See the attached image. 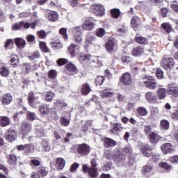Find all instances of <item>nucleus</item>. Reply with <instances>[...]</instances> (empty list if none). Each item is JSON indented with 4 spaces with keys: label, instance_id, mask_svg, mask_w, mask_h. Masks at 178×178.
<instances>
[{
    "label": "nucleus",
    "instance_id": "obj_58",
    "mask_svg": "<svg viewBox=\"0 0 178 178\" xmlns=\"http://www.w3.org/2000/svg\"><path fill=\"white\" fill-rule=\"evenodd\" d=\"M56 105L62 108V109H66L67 108V104L65 103L63 100H57L56 102Z\"/></svg>",
    "mask_w": 178,
    "mask_h": 178
},
{
    "label": "nucleus",
    "instance_id": "obj_3",
    "mask_svg": "<svg viewBox=\"0 0 178 178\" xmlns=\"http://www.w3.org/2000/svg\"><path fill=\"white\" fill-rule=\"evenodd\" d=\"M113 158L118 166H126L127 161H126V155L123 154V152L117 151Z\"/></svg>",
    "mask_w": 178,
    "mask_h": 178
},
{
    "label": "nucleus",
    "instance_id": "obj_16",
    "mask_svg": "<svg viewBox=\"0 0 178 178\" xmlns=\"http://www.w3.org/2000/svg\"><path fill=\"white\" fill-rule=\"evenodd\" d=\"M103 144L105 148H109V147H115L118 143L111 138H105L103 140Z\"/></svg>",
    "mask_w": 178,
    "mask_h": 178
},
{
    "label": "nucleus",
    "instance_id": "obj_13",
    "mask_svg": "<svg viewBox=\"0 0 178 178\" xmlns=\"http://www.w3.org/2000/svg\"><path fill=\"white\" fill-rule=\"evenodd\" d=\"M161 149L164 155H166V154H172V152H175V149H173V146H172V144L169 143H164L161 147Z\"/></svg>",
    "mask_w": 178,
    "mask_h": 178
},
{
    "label": "nucleus",
    "instance_id": "obj_9",
    "mask_svg": "<svg viewBox=\"0 0 178 178\" xmlns=\"http://www.w3.org/2000/svg\"><path fill=\"white\" fill-rule=\"evenodd\" d=\"M175 65V61L170 57H164L162 60V66L168 70V69H172Z\"/></svg>",
    "mask_w": 178,
    "mask_h": 178
},
{
    "label": "nucleus",
    "instance_id": "obj_64",
    "mask_svg": "<svg viewBox=\"0 0 178 178\" xmlns=\"http://www.w3.org/2000/svg\"><path fill=\"white\" fill-rule=\"evenodd\" d=\"M67 62L68 60L66 58H59L57 60V65H58V66H63V65H66Z\"/></svg>",
    "mask_w": 178,
    "mask_h": 178
},
{
    "label": "nucleus",
    "instance_id": "obj_39",
    "mask_svg": "<svg viewBox=\"0 0 178 178\" xmlns=\"http://www.w3.org/2000/svg\"><path fill=\"white\" fill-rule=\"evenodd\" d=\"M26 118L29 122H33V120H35L37 119V114L34 112L31 111H27L26 112Z\"/></svg>",
    "mask_w": 178,
    "mask_h": 178
},
{
    "label": "nucleus",
    "instance_id": "obj_49",
    "mask_svg": "<svg viewBox=\"0 0 178 178\" xmlns=\"http://www.w3.org/2000/svg\"><path fill=\"white\" fill-rule=\"evenodd\" d=\"M104 81H105V77L102 76H98L95 79L96 86H102L104 84Z\"/></svg>",
    "mask_w": 178,
    "mask_h": 178
},
{
    "label": "nucleus",
    "instance_id": "obj_53",
    "mask_svg": "<svg viewBox=\"0 0 178 178\" xmlns=\"http://www.w3.org/2000/svg\"><path fill=\"white\" fill-rule=\"evenodd\" d=\"M154 169V165L152 164H147L143 167L142 171L145 173H148Z\"/></svg>",
    "mask_w": 178,
    "mask_h": 178
},
{
    "label": "nucleus",
    "instance_id": "obj_7",
    "mask_svg": "<svg viewBox=\"0 0 178 178\" xmlns=\"http://www.w3.org/2000/svg\"><path fill=\"white\" fill-rule=\"evenodd\" d=\"M93 13L95 16L102 17L105 15V8L102 4H95L92 6Z\"/></svg>",
    "mask_w": 178,
    "mask_h": 178
},
{
    "label": "nucleus",
    "instance_id": "obj_29",
    "mask_svg": "<svg viewBox=\"0 0 178 178\" xmlns=\"http://www.w3.org/2000/svg\"><path fill=\"white\" fill-rule=\"evenodd\" d=\"M35 134L36 137H44V136H45L44 128L41 126H37L35 129Z\"/></svg>",
    "mask_w": 178,
    "mask_h": 178
},
{
    "label": "nucleus",
    "instance_id": "obj_44",
    "mask_svg": "<svg viewBox=\"0 0 178 178\" xmlns=\"http://www.w3.org/2000/svg\"><path fill=\"white\" fill-rule=\"evenodd\" d=\"M29 104L32 108H38V106H41V102H40V99L36 98L35 100H32V102H30Z\"/></svg>",
    "mask_w": 178,
    "mask_h": 178
},
{
    "label": "nucleus",
    "instance_id": "obj_14",
    "mask_svg": "<svg viewBox=\"0 0 178 178\" xmlns=\"http://www.w3.org/2000/svg\"><path fill=\"white\" fill-rule=\"evenodd\" d=\"M7 162L10 166H15L17 163V156L15 154H10L6 156Z\"/></svg>",
    "mask_w": 178,
    "mask_h": 178
},
{
    "label": "nucleus",
    "instance_id": "obj_48",
    "mask_svg": "<svg viewBox=\"0 0 178 178\" xmlns=\"http://www.w3.org/2000/svg\"><path fill=\"white\" fill-rule=\"evenodd\" d=\"M168 94H169V95H172V97H175V98H177V97H178L177 88H170L168 90Z\"/></svg>",
    "mask_w": 178,
    "mask_h": 178
},
{
    "label": "nucleus",
    "instance_id": "obj_2",
    "mask_svg": "<svg viewBox=\"0 0 178 178\" xmlns=\"http://www.w3.org/2000/svg\"><path fill=\"white\" fill-rule=\"evenodd\" d=\"M140 86H143V87H146V88H149V90H155L156 88L157 85L155 79H154V76H145L143 81L139 82Z\"/></svg>",
    "mask_w": 178,
    "mask_h": 178
},
{
    "label": "nucleus",
    "instance_id": "obj_5",
    "mask_svg": "<svg viewBox=\"0 0 178 178\" xmlns=\"http://www.w3.org/2000/svg\"><path fill=\"white\" fill-rule=\"evenodd\" d=\"M33 129V126L31 123L29 122L24 121L21 124V133L23 136H27L29 133H31V130Z\"/></svg>",
    "mask_w": 178,
    "mask_h": 178
},
{
    "label": "nucleus",
    "instance_id": "obj_32",
    "mask_svg": "<svg viewBox=\"0 0 178 178\" xmlns=\"http://www.w3.org/2000/svg\"><path fill=\"white\" fill-rule=\"evenodd\" d=\"M36 173L39 175V176H47L48 175V170H47V168L44 166H40L39 168H37Z\"/></svg>",
    "mask_w": 178,
    "mask_h": 178
},
{
    "label": "nucleus",
    "instance_id": "obj_4",
    "mask_svg": "<svg viewBox=\"0 0 178 178\" xmlns=\"http://www.w3.org/2000/svg\"><path fill=\"white\" fill-rule=\"evenodd\" d=\"M76 151L77 153L81 156H87V155L90 154L91 148L90 147V145L86 143H82L77 145Z\"/></svg>",
    "mask_w": 178,
    "mask_h": 178
},
{
    "label": "nucleus",
    "instance_id": "obj_57",
    "mask_svg": "<svg viewBox=\"0 0 178 178\" xmlns=\"http://www.w3.org/2000/svg\"><path fill=\"white\" fill-rule=\"evenodd\" d=\"M73 40L75 41V42H76V44H81L83 42L81 34H74Z\"/></svg>",
    "mask_w": 178,
    "mask_h": 178
},
{
    "label": "nucleus",
    "instance_id": "obj_26",
    "mask_svg": "<svg viewBox=\"0 0 178 178\" xmlns=\"http://www.w3.org/2000/svg\"><path fill=\"white\" fill-rule=\"evenodd\" d=\"M88 176L92 178L98 177V168L90 167L88 172Z\"/></svg>",
    "mask_w": 178,
    "mask_h": 178
},
{
    "label": "nucleus",
    "instance_id": "obj_63",
    "mask_svg": "<svg viewBox=\"0 0 178 178\" xmlns=\"http://www.w3.org/2000/svg\"><path fill=\"white\" fill-rule=\"evenodd\" d=\"M159 165L161 168H163V169H165V170H170V169H172V165L166 162H161L159 163Z\"/></svg>",
    "mask_w": 178,
    "mask_h": 178
},
{
    "label": "nucleus",
    "instance_id": "obj_46",
    "mask_svg": "<svg viewBox=\"0 0 178 178\" xmlns=\"http://www.w3.org/2000/svg\"><path fill=\"white\" fill-rule=\"evenodd\" d=\"M50 45L51 47V48H53V49H54L55 51H58V49H62L63 48V45H62V43L60 42H51L50 43Z\"/></svg>",
    "mask_w": 178,
    "mask_h": 178
},
{
    "label": "nucleus",
    "instance_id": "obj_54",
    "mask_svg": "<svg viewBox=\"0 0 178 178\" xmlns=\"http://www.w3.org/2000/svg\"><path fill=\"white\" fill-rule=\"evenodd\" d=\"M137 112L140 116H147L148 111H147V109L144 107H139L137 109Z\"/></svg>",
    "mask_w": 178,
    "mask_h": 178
},
{
    "label": "nucleus",
    "instance_id": "obj_30",
    "mask_svg": "<svg viewBox=\"0 0 178 178\" xmlns=\"http://www.w3.org/2000/svg\"><path fill=\"white\" fill-rule=\"evenodd\" d=\"M91 91V88H90V85L88 83H83L81 88V93L83 95H88L90 92Z\"/></svg>",
    "mask_w": 178,
    "mask_h": 178
},
{
    "label": "nucleus",
    "instance_id": "obj_18",
    "mask_svg": "<svg viewBox=\"0 0 178 178\" xmlns=\"http://www.w3.org/2000/svg\"><path fill=\"white\" fill-rule=\"evenodd\" d=\"M68 51L70 52L72 58H74L76 55H77V52H79V46L72 44L68 47Z\"/></svg>",
    "mask_w": 178,
    "mask_h": 178
},
{
    "label": "nucleus",
    "instance_id": "obj_6",
    "mask_svg": "<svg viewBox=\"0 0 178 178\" xmlns=\"http://www.w3.org/2000/svg\"><path fill=\"white\" fill-rule=\"evenodd\" d=\"M5 138L7 141L12 143L15 141L16 138H17V133L15 131V129L10 128L5 134Z\"/></svg>",
    "mask_w": 178,
    "mask_h": 178
},
{
    "label": "nucleus",
    "instance_id": "obj_21",
    "mask_svg": "<svg viewBox=\"0 0 178 178\" xmlns=\"http://www.w3.org/2000/svg\"><path fill=\"white\" fill-rule=\"evenodd\" d=\"M122 130L123 127H122V124L116 122L113 125V128L111 129V134H116V133H119Z\"/></svg>",
    "mask_w": 178,
    "mask_h": 178
},
{
    "label": "nucleus",
    "instance_id": "obj_28",
    "mask_svg": "<svg viewBox=\"0 0 178 178\" xmlns=\"http://www.w3.org/2000/svg\"><path fill=\"white\" fill-rule=\"evenodd\" d=\"M58 13L55 11H51L47 15V18L51 22H56V20H58Z\"/></svg>",
    "mask_w": 178,
    "mask_h": 178
},
{
    "label": "nucleus",
    "instance_id": "obj_50",
    "mask_svg": "<svg viewBox=\"0 0 178 178\" xmlns=\"http://www.w3.org/2000/svg\"><path fill=\"white\" fill-rule=\"evenodd\" d=\"M111 16L115 19H118L120 16V9H113L111 10Z\"/></svg>",
    "mask_w": 178,
    "mask_h": 178
},
{
    "label": "nucleus",
    "instance_id": "obj_17",
    "mask_svg": "<svg viewBox=\"0 0 178 178\" xmlns=\"http://www.w3.org/2000/svg\"><path fill=\"white\" fill-rule=\"evenodd\" d=\"M40 147L42 151H45V152H48L51 149V145L49 144V141L47 139H42V141H40Z\"/></svg>",
    "mask_w": 178,
    "mask_h": 178
},
{
    "label": "nucleus",
    "instance_id": "obj_35",
    "mask_svg": "<svg viewBox=\"0 0 178 178\" xmlns=\"http://www.w3.org/2000/svg\"><path fill=\"white\" fill-rule=\"evenodd\" d=\"M131 24H132L133 27L138 29V27H140V17L137 16L133 17L131 20Z\"/></svg>",
    "mask_w": 178,
    "mask_h": 178
},
{
    "label": "nucleus",
    "instance_id": "obj_47",
    "mask_svg": "<svg viewBox=\"0 0 178 178\" xmlns=\"http://www.w3.org/2000/svg\"><path fill=\"white\" fill-rule=\"evenodd\" d=\"M95 40V37L92 36V33H88L86 36V44H91L92 43V41Z\"/></svg>",
    "mask_w": 178,
    "mask_h": 178
},
{
    "label": "nucleus",
    "instance_id": "obj_38",
    "mask_svg": "<svg viewBox=\"0 0 178 178\" xmlns=\"http://www.w3.org/2000/svg\"><path fill=\"white\" fill-rule=\"evenodd\" d=\"M60 123L62 126L67 127L70 124V117L69 118H65V116L61 117L60 119Z\"/></svg>",
    "mask_w": 178,
    "mask_h": 178
},
{
    "label": "nucleus",
    "instance_id": "obj_56",
    "mask_svg": "<svg viewBox=\"0 0 178 178\" xmlns=\"http://www.w3.org/2000/svg\"><path fill=\"white\" fill-rule=\"evenodd\" d=\"M106 31L103 28H99L96 31V35L102 38L105 35Z\"/></svg>",
    "mask_w": 178,
    "mask_h": 178
},
{
    "label": "nucleus",
    "instance_id": "obj_10",
    "mask_svg": "<svg viewBox=\"0 0 178 178\" xmlns=\"http://www.w3.org/2000/svg\"><path fill=\"white\" fill-rule=\"evenodd\" d=\"M23 29H30V23L22 21L12 26V30H22Z\"/></svg>",
    "mask_w": 178,
    "mask_h": 178
},
{
    "label": "nucleus",
    "instance_id": "obj_34",
    "mask_svg": "<svg viewBox=\"0 0 178 178\" xmlns=\"http://www.w3.org/2000/svg\"><path fill=\"white\" fill-rule=\"evenodd\" d=\"M30 60H37V59H40L41 58V54H40V51H35L32 54H30L28 56Z\"/></svg>",
    "mask_w": 178,
    "mask_h": 178
},
{
    "label": "nucleus",
    "instance_id": "obj_55",
    "mask_svg": "<svg viewBox=\"0 0 178 178\" xmlns=\"http://www.w3.org/2000/svg\"><path fill=\"white\" fill-rule=\"evenodd\" d=\"M39 47L42 52H49V49H48L45 42H40Z\"/></svg>",
    "mask_w": 178,
    "mask_h": 178
},
{
    "label": "nucleus",
    "instance_id": "obj_19",
    "mask_svg": "<svg viewBox=\"0 0 178 178\" xmlns=\"http://www.w3.org/2000/svg\"><path fill=\"white\" fill-rule=\"evenodd\" d=\"M135 40L138 44H140L141 45L148 44V39H147V38L140 36V34H137L136 35Z\"/></svg>",
    "mask_w": 178,
    "mask_h": 178
},
{
    "label": "nucleus",
    "instance_id": "obj_61",
    "mask_svg": "<svg viewBox=\"0 0 178 178\" xmlns=\"http://www.w3.org/2000/svg\"><path fill=\"white\" fill-rule=\"evenodd\" d=\"M49 116H51L53 120H58V119H59V115H58V113H56V111L52 109L51 110L49 114Z\"/></svg>",
    "mask_w": 178,
    "mask_h": 178
},
{
    "label": "nucleus",
    "instance_id": "obj_23",
    "mask_svg": "<svg viewBox=\"0 0 178 178\" xmlns=\"http://www.w3.org/2000/svg\"><path fill=\"white\" fill-rule=\"evenodd\" d=\"M144 54V48L141 47H134L132 50V55L134 56H141Z\"/></svg>",
    "mask_w": 178,
    "mask_h": 178
},
{
    "label": "nucleus",
    "instance_id": "obj_36",
    "mask_svg": "<svg viewBox=\"0 0 178 178\" xmlns=\"http://www.w3.org/2000/svg\"><path fill=\"white\" fill-rule=\"evenodd\" d=\"M39 111L42 115H49L52 109L49 108L48 106H44L40 107Z\"/></svg>",
    "mask_w": 178,
    "mask_h": 178
},
{
    "label": "nucleus",
    "instance_id": "obj_37",
    "mask_svg": "<svg viewBox=\"0 0 178 178\" xmlns=\"http://www.w3.org/2000/svg\"><path fill=\"white\" fill-rule=\"evenodd\" d=\"M102 98H111V97H115V92H109L108 90H103L100 95Z\"/></svg>",
    "mask_w": 178,
    "mask_h": 178
},
{
    "label": "nucleus",
    "instance_id": "obj_25",
    "mask_svg": "<svg viewBox=\"0 0 178 178\" xmlns=\"http://www.w3.org/2000/svg\"><path fill=\"white\" fill-rule=\"evenodd\" d=\"M66 165V161H65L63 158H58L56 160V166L57 169L59 170H61V169H63L65 168V165Z\"/></svg>",
    "mask_w": 178,
    "mask_h": 178
},
{
    "label": "nucleus",
    "instance_id": "obj_60",
    "mask_svg": "<svg viewBox=\"0 0 178 178\" xmlns=\"http://www.w3.org/2000/svg\"><path fill=\"white\" fill-rule=\"evenodd\" d=\"M59 33L63 37L64 40H67V29L66 28L60 29Z\"/></svg>",
    "mask_w": 178,
    "mask_h": 178
},
{
    "label": "nucleus",
    "instance_id": "obj_27",
    "mask_svg": "<svg viewBox=\"0 0 178 178\" xmlns=\"http://www.w3.org/2000/svg\"><path fill=\"white\" fill-rule=\"evenodd\" d=\"M24 154L30 155V154H33L34 152V146L32 144H25V149H24Z\"/></svg>",
    "mask_w": 178,
    "mask_h": 178
},
{
    "label": "nucleus",
    "instance_id": "obj_42",
    "mask_svg": "<svg viewBox=\"0 0 178 178\" xmlns=\"http://www.w3.org/2000/svg\"><path fill=\"white\" fill-rule=\"evenodd\" d=\"M0 76L2 77H8L9 76V69L5 66L0 68Z\"/></svg>",
    "mask_w": 178,
    "mask_h": 178
},
{
    "label": "nucleus",
    "instance_id": "obj_33",
    "mask_svg": "<svg viewBox=\"0 0 178 178\" xmlns=\"http://www.w3.org/2000/svg\"><path fill=\"white\" fill-rule=\"evenodd\" d=\"M83 30H84V27L82 25L81 26L70 29L69 31L72 34L74 35V34H77V33L78 34H81V32L83 31Z\"/></svg>",
    "mask_w": 178,
    "mask_h": 178
},
{
    "label": "nucleus",
    "instance_id": "obj_41",
    "mask_svg": "<svg viewBox=\"0 0 178 178\" xmlns=\"http://www.w3.org/2000/svg\"><path fill=\"white\" fill-rule=\"evenodd\" d=\"M39 97L40 95H38V93H35L34 92H30L28 96L29 104L32 101L37 99V98H39Z\"/></svg>",
    "mask_w": 178,
    "mask_h": 178
},
{
    "label": "nucleus",
    "instance_id": "obj_40",
    "mask_svg": "<svg viewBox=\"0 0 178 178\" xmlns=\"http://www.w3.org/2000/svg\"><path fill=\"white\" fill-rule=\"evenodd\" d=\"M161 29H163V30H164V31H165V33H171L172 32V25H170V24L165 22V23H163L161 24Z\"/></svg>",
    "mask_w": 178,
    "mask_h": 178
},
{
    "label": "nucleus",
    "instance_id": "obj_15",
    "mask_svg": "<svg viewBox=\"0 0 178 178\" xmlns=\"http://www.w3.org/2000/svg\"><path fill=\"white\" fill-rule=\"evenodd\" d=\"M105 48L110 54L115 49V39L109 38L105 44Z\"/></svg>",
    "mask_w": 178,
    "mask_h": 178
},
{
    "label": "nucleus",
    "instance_id": "obj_45",
    "mask_svg": "<svg viewBox=\"0 0 178 178\" xmlns=\"http://www.w3.org/2000/svg\"><path fill=\"white\" fill-rule=\"evenodd\" d=\"M161 128L162 130H169V121L166 120H162L160 122Z\"/></svg>",
    "mask_w": 178,
    "mask_h": 178
},
{
    "label": "nucleus",
    "instance_id": "obj_12",
    "mask_svg": "<svg viewBox=\"0 0 178 178\" xmlns=\"http://www.w3.org/2000/svg\"><path fill=\"white\" fill-rule=\"evenodd\" d=\"M120 81L124 84V86H130L132 83L131 76H130V74L128 72H126L120 78Z\"/></svg>",
    "mask_w": 178,
    "mask_h": 178
},
{
    "label": "nucleus",
    "instance_id": "obj_11",
    "mask_svg": "<svg viewBox=\"0 0 178 178\" xmlns=\"http://www.w3.org/2000/svg\"><path fill=\"white\" fill-rule=\"evenodd\" d=\"M82 26L84 30L91 31V30L94 29V26H95V24L92 22V17H88L85 19Z\"/></svg>",
    "mask_w": 178,
    "mask_h": 178
},
{
    "label": "nucleus",
    "instance_id": "obj_43",
    "mask_svg": "<svg viewBox=\"0 0 178 178\" xmlns=\"http://www.w3.org/2000/svg\"><path fill=\"white\" fill-rule=\"evenodd\" d=\"M65 69L68 70V72H72V73H75L77 70V67L72 63H69L65 65Z\"/></svg>",
    "mask_w": 178,
    "mask_h": 178
},
{
    "label": "nucleus",
    "instance_id": "obj_59",
    "mask_svg": "<svg viewBox=\"0 0 178 178\" xmlns=\"http://www.w3.org/2000/svg\"><path fill=\"white\" fill-rule=\"evenodd\" d=\"M55 97V94L52 92H48L45 94V101L51 102L52 98Z\"/></svg>",
    "mask_w": 178,
    "mask_h": 178
},
{
    "label": "nucleus",
    "instance_id": "obj_51",
    "mask_svg": "<svg viewBox=\"0 0 178 178\" xmlns=\"http://www.w3.org/2000/svg\"><path fill=\"white\" fill-rule=\"evenodd\" d=\"M90 58H91V55L81 54L79 57V60L80 62H84V60H90Z\"/></svg>",
    "mask_w": 178,
    "mask_h": 178
},
{
    "label": "nucleus",
    "instance_id": "obj_1",
    "mask_svg": "<svg viewBox=\"0 0 178 178\" xmlns=\"http://www.w3.org/2000/svg\"><path fill=\"white\" fill-rule=\"evenodd\" d=\"M151 151H152V148H151L149 145H143L140 147V152L143 156H145L146 158H151L153 162H158V161L160 159L159 154L152 153Z\"/></svg>",
    "mask_w": 178,
    "mask_h": 178
},
{
    "label": "nucleus",
    "instance_id": "obj_20",
    "mask_svg": "<svg viewBox=\"0 0 178 178\" xmlns=\"http://www.w3.org/2000/svg\"><path fill=\"white\" fill-rule=\"evenodd\" d=\"M12 95L9 93H7L1 97V102L3 105H9V104L12 102Z\"/></svg>",
    "mask_w": 178,
    "mask_h": 178
},
{
    "label": "nucleus",
    "instance_id": "obj_52",
    "mask_svg": "<svg viewBox=\"0 0 178 178\" xmlns=\"http://www.w3.org/2000/svg\"><path fill=\"white\" fill-rule=\"evenodd\" d=\"M123 152L127 154V155H131V154H133V148L130 145H127L124 147Z\"/></svg>",
    "mask_w": 178,
    "mask_h": 178
},
{
    "label": "nucleus",
    "instance_id": "obj_22",
    "mask_svg": "<svg viewBox=\"0 0 178 178\" xmlns=\"http://www.w3.org/2000/svg\"><path fill=\"white\" fill-rule=\"evenodd\" d=\"M10 124V119L7 116H1L0 117V126L1 127H6V126H9Z\"/></svg>",
    "mask_w": 178,
    "mask_h": 178
},
{
    "label": "nucleus",
    "instance_id": "obj_24",
    "mask_svg": "<svg viewBox=\"0 0 178 178\" xmlns=\"http://www.w3.org/2000/svg\"><path fill=\"white\" fill-rule=\"evenodd\" d=\"M14 42L17 48H24V47H26V40H23L22 38H15Z\"/></svg>",
    "mask_w": 178,
    "mask_h": 178
},
{
    "label": "nucleus",
    "instance_id": "obj_62",
    "mask_svg": "<svg viewBox=\"0 0 178 178\" xmlns=\"http://www.w3.org/2000/svg\"><path fill=\"white\" fill-rule=\"evenodd\" d=\"M149 137L150 138V143H152V144H156V134H155V132H150L149 134Z\"/></svg>",
    "mask_w": 178,
    "mask_h": 178
},
{
    "label": "nucleus",
    "instance_id": "obj_8",
    "mask_svg": "<svg viewBox=\"0 0 178 178\" xmlns=\"http://www.w3.org/2000/svg\"><path fill=\"white\" fill-rule=\"evenodd\" d=\"M145 98L148 104H157L158 97L152 92H147L145 95Z\"/></svg>",
    "mask_w": 178,
    "mask_h": 178
},
{
    "label": "nucleus",
    "instance_id": "obj_31",
    "mask_svg": "<svg viewBox=\"0 0 178 178\" xmlns=\"http://www.w3.org/2000/svg\"><path fill=\"white\" fill-rule=\"evenodd\" d=\"M157 97L159 99H165L166 98V89L161 88L157 91Z\"/></svg>",
    "mask_w": 178,
    "mask_h": 178
}]
</instances>
